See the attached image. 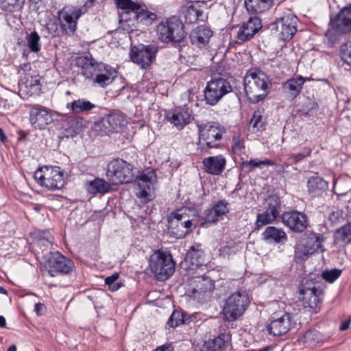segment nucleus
<instances>
[{
  "label": "nucleus",
  "instance_id": "5fc2aeb1",
  "mask_svg": "<svg viewBox=\"0 0 351 351\" xmlns=\"http://www.w3.org/2000/svg\"><path fill=\"white\" fill-rule=\"evenodd\" d=\"M312 151L313 149L311 147L305 146L301 149L299 153L291 154L289 158L293 160L294 164H297L305 158L310 156Z\"/></svg>",
  "mask_w": 351,
  "mask_h": 351
},
{
  "label": "nucleus",
  "instance_id": "09e8293b",
  "mask_svg": "<svg viewBox=\"0 0 351 351\" xmlns=\"http://www.w3.org/2000/svg\"><path fill=\"white\" fill-rule=\"evenodd\" d=\"M25 2V0H4L1 3V8L9 12L19 11L23 8Z\"/></svg>",
  "mask_w": 351,
  "mask_h": 351
},
{
  "label": "nucleus",
  "instance_id": "c756f323",
  "mask_svg": "<svg viewBox=\"0 0 351 351\" xmlns=\"http://www.w3.org/2000/svg\"><path fill=\"white\" fill-rule=\"evenodd\" d=\"M310 80L311 78L309 77H304L302 75H298L287 80L284 83L282 88L286 92H288L293 98H295L300 94L304 84Z\"/></svg>",
  "mask_w": 351,
  "mask_h": 351
},
{
  "label": "nucleus",
  "instance_id": "4468645a",
  "mask_svg": "<svg viewBox=\"0 0 351 351\" xmlns=\"http://www.w3.org/2000/svg\"><path fill=\"white\" fill-rule=\"evenodd\" d=\"M126 123L127 121L122 114L112 111L105 114L104 117L96 122L95 125L107 134L122 132L125 127Z\"/></svg>",
  "mask_w": 351,
  "mask_h": 351
},
{
  "label": "nucleus",
  "instance_id": "58836bf2",
  "mask_svg": "<svg viewBox=\"0 0 351 351\" xmlns=\"http://www.w3.org/2000/svg\"><path fill=\"white\" fill-rule=\"evenodd\" d=\"M334 239L337 243L342 242L345 245L351 243V221L338 228L334 233Z\"/></svg>",
  "mask_w": 351,
  "mask_h": 351
},
{
  "label": "nucleus",
  "instance_id": "e2e57ef3",
  "mask_svg": "<svg viewBox=\"0 0 351 351\" xmlns=\"http://www.w3.org/2000/svg\"><path fill=\"white\" fill-rule=\"evenodd\" d=\"M233 144L232 145V149L234 154L237 155H240L243 152V149H244V145L241 141L238 138H233Z\"/></svg>",
  "mask_w": 351,
  "mask_h": 351
},
{
  "label": "nucleus",
  "instance_id": "0eeeda50",
  "mask_svg": "<svg viewBox=\"0 0 351 351\" xmlns=\"http://www.w3.org/2000/svg\"><path fill=\"white\" fill-rule=\"evenodd\" d=\"M250 298L245 290H239L232 293L225 301L223 308V317L228 322H234L246 311Z\"/></svg>",
  "mask_w": 351,
  "mask_h": 351
},
{
  "label": "nucleus",
  "instance_id": "680f3d73",
  "mask_svg": "<svg viewBox=\"0 0 351 351\" xmlns=\"http://www.w3.org/2000/svg\"><path fill=\"white\" fill-rule=\"evenodd\" d=\"M67 125L71 129H74L76 134H78L83 126V119L80 117L71 119L67 122Z\"/></svg>",
  "mask_w": 351,
  "mask_h": 351
},
{
  "label": "nucleus",
  "instance_id": "4d7b16f0",
  "mask_svg": "<svg viewBox=\"0 0 351 351\" xmlns=\"http://www.w3.org/2000/svg\"><path fill=\"white\" fill-rule=\"evenodd\" d=\"M275 219H271V217L269 213L265 211L263 213H259L256 216V226L257 228H260L263 226L272 223Z\"/></svg>",
  "mask_w": 351,
  "mask_h": 351
},
{
  "label": "nucleus",
  "instance_id": "8fccbe9b",
  "mask_svg": "<svg viewBox=\"0 0 351 351\" xmlns=\"http://www.w3.org/2000/svg\"><path fill=\"white\" fill-rule=\"evenodd\" d=\"M346 213L343 210L337 209L331 212L328 216V221L332 226L342 224L346 220Z\"/></svg>",
  "mask_w": 351,
  "mask_h": 351
},
{
  "label": "nucleus",
  "instance_id": "6e6552de",
  "mask_svg": "<svg viewBox=\"0 0 351 351\" xmlns=\"http://www.w3.org/2000/svg\"><path fill=\"white\" fill-rule=\"evenodd\" d=\"M230 82L221 77H213L206 83L204 90V97L206 104L216 106L227 94L232 92Z\"/></svg>",
  "mask_w": 351,
  "mask_h": 351
},
{
  "label": "nucleus",
  "instance_id": "4be33fe9",
  "mask_svg": "<svg viewBox=\"0 0 351 351\" xmlns=\"http://www.w3.org/2000/svg\"><path fill=\"white\" fill-rule=\"evenodd\" d=\"M165 116L178 130H182L191 122V110L186 105L178 106L167 112Z\"/></svg>",
  "mask_w": 351,
  "mask_h": 351
},
{
  "label": "nucleus",
  "instance_id": "bf43d9fd",
  "mask_svg": "<svg viewBox=\"0 0 351 351\" xmlns=\"http://www.w3.org/2000/svg\"><path fill=\"white\" fill-rule=\"evenodd\" d=\"M188 208H182L177 209L172 212L168 217V220L172 219L174 221H182L186 216H189V213H187Z\"/></svg>",
  "mask_w": 351,
  "mask_h": 351
},
{
  "label": "nucleus",
  "instance_id": "6ab92c4d",
  "mask_svg": "<svg viewBox=\"0 0 351 351\" xmlns=\"http://www.w3.org/2000/svg\"><path fill=\"white\" fill-rule=\"evenodd\" d=\"M298 19L291 14H287L277 19L276 29L280 31V38L284 41H289L297 32Z\"/></svg>",
  "mask_w": 351,
  "mask_h": 351
},
{
  "label": "nucleus",
  "instance_id": "1a4fd4ad",
  "mask_svg": "<svg viewBox=\"0 0 351 351\" xmlns=\"http://www.w3.org/2000/svg\"><path fill=\"white\" fill-rule=\"evenodd\" d=\"M44 267L48 271L50 276L67 275L75 267L74 262L62 255L60 252H51L44 256Z\"/></svg>",
  "mask_w": 351,
  "mask_h": 351
},
{
  "label": "nucleus",
  "instance_id": "cd10ccee",
  "mask_svg": "<svg viewBox=\"0 0 351 351\" xmlns=\"http://www.w3.org/2000/svg\"><path fill=\"white\" fill-rule=\"evenodd\" d=\"M212 36L213 31L209 27L199 25L190 33L189 38L193 45L202 48L208 45Z\"/></svg>",
  "mask_w": 351,
  "mask_h": 351
},
{
  "label": "nucleus",
  "instance_id": "a18cd8bd",
  "mask_svg": "<svg viewBox=\"0 0 351 351\" xmlns=\"http://www.w3.org/2000/svg\"><path fill=\"white\" fill-rule=\"evenodd\" d=\"M61 24V21H60L58 17L50 19L47 21L45 27L51 37L56 38L63 36L62 34Z\"/></svg>",
  "mask_w": 351,
  "mask_h": 351
},
{
  "label": "nucleus",
  "instance_id": "ea45409f",
  "mask_svg": "<svg viewBox=\"0 0 351 351\" xmlns=\"http://www.w3.org/2000/svg\"><path fill=\"white\" fill-rule=\"evenodd\" d=\"M262 165L274 166L276 162L271 160L265 158L264 160H258L256 159H251L250 160H243L241 162L240 166L243 171L250 173L256 168H261Z\"/></svg>",
  "mask_w": 351,
  "mask_h": 351
},
{
  "label": "nucleus",
  "instance_id": "e433bc0d",
  "mask_svg": "<svg viewBox=\"0 0 351 351\" xmlns=\"http://www.w3.org/2000/svg\"><path fill=\"white\" fill-rule=\"evenodd\" d=\"M191 317L182 309H175L169 317L167 324L171 328H176L191 322Z\"/></svg>",
  "mask_w": 351,
  "mask_h": 351
},
{
  "label": "nucleus",
  "instance_id": "37998d69",
  "mask_svg": "<svg viewBox=\"0 0 351 351\" xmlns=\"http://www.w3.org/2000/svg\"><path fill=\"white\" fill-rule=\"evenodd\" d=\"M26 45L29 50L34 53H38L41 49L40 36L36 31L27 33L25 36Z\"/></svg>",
  "mask_w": 351,
  "mask_h": 351
},
{
  "label": "nucleus",
  "instance_id": "603ef678",
  "mask_svg": "<svg viewBox=\"0 0 351 351\" xmlns=\"http://www.w3.org/2000/svg\"><path fill=\"white\" fill-rule=\"evenodd\" d=\"M342 271L339 269H332L330 270L324 271L321 276L322 278L326 282L329 283L334 282L337 279H338L341 275Z\"/></svg>",
  "mask_w": 351,
  "mask_h": 351
},
{
  "label": "nucleus",
  "instance_id": "79ce46f5",
  "mask_svg": "<svg viewBox=\"0 0 351 351\" xmlns=\"http://www.w3.org/2000/svg\"><path fill=\"white\" fill-rule=\"evenodd\" d=\"M263 109L256 110L250 121V125L252 126L255 132H263L266 130L267 121L263 115Z\"/></svg>",
  "mask_w": 351,
  "mask_h": 351
},
{
  "label": "nucleus",
  "instance_id": "69168bd1",
  "mask_svg": "<svg viewBox=\"0 0 351 351\" xmlns=\"http://www.w3.org/2000/svg\"><path fill=\"white\" fill-rule=\"evenodd\" d=\"M317 104L314 102H308L307 104H303L302 108L300 110L301 114L304 116L309 115L310 112L315 109Z\"/></svg>",
  "mask_w": 351,
  "mask_h": 351
},
{
  "label": "nucleus",
  "instance_id": "5701e85b",
  "mask_svg": "<svg viewBox=\"0 0 351 351\" xmlns=\"http://www.w3.org/2000/svg\"><path fill=\"white\" fill-rule=\"evenodd\" d=\"M226 158L221 154L208 156L202 160L203 170L204 172L213 175L219 176L226 169Z\"/></svg>",
  "mask_w": 351,
  "mask_h": 351
},
{
  "label": "nucleus",
  "instance_id": "ddd939ff",
  "mask_svg": "<svg viewBox=\"0 0 351 351\" xmlns=\"http://www.w3.org/2000/svg\"><path fill=\"white\" fill-rule=\"evenodd\" d=\"M82 12L76 8H64L58 12V17L61 21L62 34L72 36L77 29V21Z\"/></svg>",
  "mask_w": 351,
  "mask_h": 351
},
{
  "label": "nucleus",
  "instance_id": "a878e982",
  "mask_svg": "<svg viewBox=\"0 0 351 351\" xmlns=\"http://www.w3.org/2000/svg\"><path fill=\"white\" fill-rule=\"evenodd\" d=\"M168 223L171 235L177 239L184 238L195 228H193V222L189 219L184 221H174L172 219H170L168 220Z\"/></svg>",
  "mask_w": 351,
  "mask_h": 351
},
{
  "label": "nucleus",
  "instance_id": "13d9d810",
  "mask_svg": "<svg viewBox=\"0 0 351 351\" xmlns=\"http://www.w3.org/2000/svg\"><path fill=\"white\" fill-rule=\"evenodd\" d=\"M35 237L38 239L39 242H42L44 245H49L51 243L49 240L51 233L49 230H38L34 232Z\"/></svg>",
  "mask_w": 351,
  "mask_h": 351
},
{
  "label": "nucleus",
  "instance_id": "423d86ee",
  "mask_svg": "<svg viewBox=\"0 0 351 351\" xmlns=\"http://www.w3.org/2000/svg\"><path fill=\"white\" fill-rule=\"evenodd\" d=\"M37 184L49 191L62 189L65 183L64 171L60 167H39L34 173Z\"/></svg>",
  "mask_w": 351,
  "mask_h": 351
},
{
  "label": "nucleus",
  "instance_id": "2f4dec72",
  "mask_svg": "<svg viewBox=\"0 0 351 351\" xmlns=\"http://www.w3.org/2000/svg\"><path fill=\"white\" fill-rule=\"evenodd\" d=\"M262 239L268 243H280L287 240L285 232L275 226H268L262 233Z\"/></svg>",
  "mask_w": 351,
  "mask_h": 351
},
{
  "label": "nucleus",
  "instance_id": "473e14b6",
  "mask_svg": "<svg viewBox=\"0 0 351 351\" xmlns=\"http://www.w3.org/2000/svg\"><path fill=\"white\" fill-rule=\"evenodd\" d=\"M244 4L248 12L258 14L269 10L273 4V0H245Z\"/></svg>",
  "mask_w": 351,
  "mask_h": 351
},
{
  "label": "nucleus",
  "instance_id": "b1692460",
  "mask_svg": "<svg viewBox=\"0 0 351 351\" xmlns=\"http://www.w3.org/2000/svg\"><path fill=\"white\" fill-rule=\"evenodd\" d=\"M261 28L262 23L261 19L257 16L250 17L240 27L237 34V38L241 42L250 40Z\"/></svg>",
  "mask_w": 351,
  "mask_h": 351
},
{
  "label": "nucleus",
  "instance_id": "7c9ffc66",
  "mask_svg": "<svg viewBox=\"0 0 351 351\" xmlns=\"http://www.w3.org/2000/svg\"><path fill=\"white\" fill-rule=\"evenodd\" d=\"M324 336L320 332L315 329L306 330L298 339V341L306 348H313L319 343L324 341Z\"/></svg>",
  "mask_w": 351,
  "mask_h": 351
},
{
  "label": "nucleus",
  "instance_id": "f704fd0d",
  "mask_svg": "<svg viewBox=\"0 0 351 351\" xmlns=\"http://www.w3.org/2000/svg\"><path fill=\"white\" fill-rule=\"evenodd\" d=\"M98 64L99 62L87 56H80L76 60V65L82 69V75L87 79L92 75V73Z\"/></svg>",
  "mask_w": 351,
  "mask_h": 351
},
{
  "label": "nucleus",
  "instance_id": "4c0bfd02",
  "mask_svg": "<svg viewBox=\"0 0 351 351\" xmlns=\"http://www.w3.org/2000/svg\"><path fill=\"white\" fill-rule=\"evenodd\" d=\"M66 107L70 108L73 113L80 114L96 108L97 106L86 99L80 98L73 101L71 104H68Z\"/></svg>",
  "mask_w": 351,
  "mask_h": 351
},
{
  "label": "nucleus",
  "instance_id": "f257e3e1",
  "mask_svg": "<svg viewBox=\"0 0 351 351\" xmlns=\"http://www.w3.org/2000/svg\"><path fill=\"white\" fill-rule=\"evenodd\" d=\"M156 32L159 39L163 43H169L179 49L180 56H183L185 49H189L187 45V33L184 29L183 22L177 16H171L165 21H162L157 25Z\"/></svg>",
  "mask_w": 351,
  "mask_h": 351
},
{
  "label": "nucleus",
  "instance_id": "c85d7f7f",
  "mask_svg": "<svg viewBox=\"0 0 351 351\" xmlns=\"http://www.w3.org/2000/svg\"><path fill=\"white\" fill-rule=\"evenodd\" d=\"M184 263L186 268L193 269V267H198L204 263V252L200 244H195L190 247L184 258Z\"/></svg>",
  "mask_w": 351,
  "mask_h": 351
},
{
  "label": "nucleus",
  "instance_id": "052dcab7",
  "mask_svg": "<svg viewBox=\"0 0 351 351\" xmlns=\"http://www.w3.org/2000/svg\"><path fill=\"white\" fill-rule=\"evenodd\" d=\"M188 212L191 213L192 218L189 220L193 222V228L202 227L201 223L203 221V216H201L199 212L193 208H188Z\"/></svg>",
  "mask_w": 351,
  "mask_h": 351
},
{
  "label": "nucleus",
  "instance_id": "f8f14e48",
  "mask_svg": "<svg viewBox=\"0 0 351 351\" xmlns=\"http://www.w3.org/2000/svg\"><path fill=\"white\" fill-rule=\"evenodd\" d=\"M193 285L189 288L186 294L189 297L197 300L199 302H206L215 289V282L209 277L197 276L193 281Z\"/></svg>",
  "mask_w": 351,
  "mask_h": 351
},
{
  "label": "nucleus",
  "instance_id": "338daca9",
  "mask_svg": "<svg viewBox=\"0 0 351 351\" xmlns=\"http://www.w3.org/2000/svg\"><path fill=\"white\" fill-rule=\"evenodd\" d=\"M141 7L139 3L134 2L133 1L130 0L128 4L127 5L126 10L132 11L136 14V12H138L141 10Z\"/></svg>",
  "mask_w": 351,
  "mask_h": 351
},
{
  "label": "nucleus",
  "instance_id": "7ed1b4c3",
  "mask_svg": "<svg viewBox=\"0 0 351 351\" xmlns=\"http://www.w3.org/2000/svg\"><path fill=\"white\" fill-rule=\"evenodd\" d=\"M199 141L197 149L202 154H210V149L219 148L217 141L221 140L223 128L215 121L197 125Z\"/></svg>",
  "mask_w": 351,
  "mask_h": 351
},
{
  "label": "nucleus",
  "instance_id": "6e6d98bb",
  "mask_svg": "<svg viewBox=\"0 0 351 351\" xmlns=\"http://www.w3.org/2000/svg\"><path fill=\"white\" fill-rule=\"evenodd\" d=\"M228 202L225 199L218 201L212 208L215 211L217 215L221 217L225 215L229 212L228 208Z\"/></svg>",
  "mask_w": 351,
  "mask_h": 351
},
{
  "label": "nucleus",
  "instance_id": "a211bd4d",
  "mask_svg": "<svg viewBox=\"0 0 351 351\" xmlns=\"http://www.w3.org/2000/svg\"><path fill=\"white\" fill-rule=\"evenodd\" d=\"M115 77H117L115 69L103 62H99L92 73V75L88 79L97 84L99 86L105 88L110 84Z\"/></svg>",
  "mask_w": 351,
  "mask_h": 351
},
{
  "label": "nucleus",
  "instance_id": "393cba45",
  "mask_svg": "<svg viewBox=\"0 0 351 351\" xmlns=\"http://www.w3.org/2000/svg\"><path fill=\"white\" fill-rule=\"evenodd\" d=\"M53 121L48 110L43 107H34L30 110V121L34 128L43 129Z\"/></svg>",
  "mask_w": 351,
  "mask_h": 351
},
{
  "label": "nucleus",
  "instance_id": "aec40b11",
  "mask_svg": "<svg viewBox=\"0 0 351 351\" xmlns=\"http://www.w3.org/2000/svg\"><path fill=\"white\" fill-rule=\"evenodd\" d=\"M325 237L322 234L316 233L313 231H307L303 235V254L308 256L319 251L324 252L323 243Z\"/></svg>",
  "mask_w": 351,
  "mask_h": 351
},
{
  "label": "nucleus",
  "instance_id": "bb28decb",
  "mask_svg": "<svg viewBox=\"0 0 351 351\" xmlns=\"http://www.w3.org/2000/svg\"><path fill=\"white\" fill-rule=\"evenodd\" d=\"M307 191L309 195L313 197H318L323 195L328 190V182L318 176L316 173L314 176L309 177L306 182Z\"/></svg>",
  "mask_w": 351,
  "mask_h": 351
},
{
  "label": "nucleus",
  "instance_id": "c9c22d12",
  "mask_svg": "<svg viewBox=\"0 0 351 351\" xmlns=\"http://www.w3.org/2000/svg\"><path fill=\"white\" fill-rule=\"evenodd\" d=\"M230 337L226 333H221L215 338L205 343L208 351H220L226 349L229 343Z\"/></svg>",
  "mask_w": 351,
  "mask_h": 351
},
{
  "label": "nucleus",
  "instance_id": "864d4df0",
  "mask_svg": "<svg viewBox=\"0 0 351 351\" xmlns=\"http://www.w3.org/2000/svg\"><path fill=\"white\" fill-rule=\"evenodd\" d=\"M219 217H220L212 208L207 209L204 212V216H203V221L201 226L204 227L206 223H215L219 220Z\"/></svg>",
  "mask_w": 351,
  "mask_h": 351
},
{
  "label": "nucleus",
  "instance_id": "a19ab883",
  "mask_svg": "<svg viewBox=\"0 0 351 351\" xmlns=\"http://www.w3.org/2000/svg\"><path fill=\"white\" fill-rule=\"evenodd\" d=\"M182 14L186 23L193 24L197 22L199 17L202 16L203 11L199 6L190 5L184 8Z\"/></svg>",
  "mask_w": 351,
  "mask_h": 351
},
{
  "label": "nucleus",
  "instance_id": "3c124183",
  "mask_svg": "<svg viewBox=\"0 0 351 351\" xmlns=\"http://www.w3.org/2000/svg\"><path fill=\"white\" fill-rule=\"evenodd\" d=\"M119 278V273L115 272L105 279V284L110 291H116L123 285L121 282H117Z\"/></svg>",
  "mask_w": 351,
  "mask_h": 351
},
{
  "label": "nucleus",
  "instance_id": "412c9836",
  "mask_svg": "<svg viewBox=\"0 0 351 351\" xmlns=\"http://www.w3.org/2000/svg\"><path fill=\"white\" fill-rule=\"evenodd\" d=\"M331 28L339 33H348L351 32V3L344 7L333 18L330 19Z\"/></svg>",
  "mask_w": 351,
  "mask_h": 351
},
{
  "label": "nucleus",
  "instance_id": "dca6fc26",
  "mask_svg": "<svg viewBox=\"0 0 351 351\" xmlns=\"http://www.w3.org/2000/svg\"><path fill=\"white\" fill-rule=\"evenodd\" d=\"M40 79L38 75H32L31 73H25L19 83V96L25 99L40 95L43 87Z\"/></svg>",
  "mask_w": 351,
  "mask_h": 351
},
{
  "label": "nucleus",
  "instance_id": "72a5a7b5",
  "mask_svg": "<svg viewBox=\"0 0 351 351\" xmlns=\"http://www.w3.org/2000/svg\"><path fill=\"white\" fill-rule=\"evenodd\" d=\"M110 183L102 178H96L86 184L87 191L90 194H105L110 191Z\"/></svg>",
  "mask_w": 351,
  "mask_h": 351
},
{
  "label": "nucleus",
  "instance_id": "9b49d317",
  "mask_svg": "<svg viewBox=\"0 0 351 351\" xmlns=\"http://www.w3.org/2000/svg\"><path fill=\"white\" fill-rule=\"evenodd\" d=\"M269 82L268 76L261 70L250 69L244 78V90L246 96L259 90L268 92Z\"/></svg>",
  "mask_w": 351,
  "mask_h": 351
},
{
  "label": "nucleus",
  "instance_id": "2eb2a0df",
  "mask_svg": "<svg viewBox=\"0 0 351 351\" xmlns=\"http://www.w3.org/2000/svg\"><path fill=\"white\" fill-rule=\"evenodd\" d=\"M282 223L293 232L301 233L308 226V217L303 212L296 210L285 211L280 216Z\"/></svg>",
  "mask_w": 351,
  "mask_h": 351
},
{
  "label": "nucleus",
  "instance_id": "20e7f679",
  "mask_svg": "<svg viewBox=\"0 0 351 351\" xmlns=\"http://www.w3.org/2000/svg\"><path fill=\"white\" fill-rule=\"evenodd\" d=\"M176 262L171 253L162 250H155L150 256L149 268L156 280L165 281L175 272Z\"/></svg>",
  "mask_w": 351,
  "mask_h": 351
},
{
  "label": "nucleus",
  "instance_id": "de8ad7c7",
  "mask_svg": "<svg viewBox=\"0 0 351 351\" xmlns=\"http://www.w3.org/2000/svg\"><path fill=\"white\" fill-rule=\"evenodd\" d=\"M280 208V201L278 197H271L267 204L265 212L269 213L271 219H276L279 215L278 210Z\"/></svg>",
  "mask_w": 351,
  "mask_h": 351
},
{
  "label": "nucleus",
  "instance_id": "774afa93",
  "mask_svg": "<svg viewBox=\"0 0 351 351\" xmlns=\"http://www.w3.org/2000/svg\"><path fill=\"white\" fill-rule=\"evenodd\" d=\"M46 311V306L43 303L38 302L35 304L34 311L37 315H43Z\"/></svg>",
  "mask_w": 351,
  "mask_h": 351
},
{
  "label": "nucleus",
  "instance_id": "0e129e2a",
  "mask_svg": "<svg viewBox=\"0 0 351 351\" xmlns=\"http://www.w3.org/2000/svg\"><path fill=\"white\" fill-rule=\"evenodd\" d=\"M267 93L268 92H265L263 94H258V95H254V93L253 94H250V95H248V96H246L247 98V100L252 103V104H258V102L261 101H263L265 97H267Z\"/></svg>",
  "mask_w": 351,
  "mask_h": 351
},
{
  "label": "nucleus",
  "instance_id": "c03bdc74",
  "mask_svg": "<svg viewBox=\"0 0 351 351\" xmlns=\"http://www.w3.org/2000/svg\"><path fill=\"white\" fill-rule=\"evenodd\" d=\"M134 19L138 22L146 25H152L158 19V15L145 9H141L134 15Z\"/></svg>",
  "mask_w": 351,
  "mask_h": 351
},
{
  "label": "nucleus",
  "instance_id": "49530a36",
  "mask_svg": "<svg viewBox=\"0 0 351 351\" xmlns=\"http://www.w3.org/2000/svg\"><path fill=\"white\" fill-rule=\"evenodd\" d=\"M340 56L343 62L344 69L351 71V43H347L341 46Z\"/></svg>",
  "mask_w": 351,
  "mask_h": 351
},
{
  "label": "nucleus",
  "instance_id": "9d476101",
  "mask_svg": "<svg viewBox=\"0 0 351 351\" xmlns=\"http://www.w3.org/2000/svg\"><path fill=\"white\" fill-rule=\"evenodd\" d=\"M158 47L155 45L138 44L130 50L131 60L142 69H147L156 60Z\"/></svg>",
  "mask_w": 351,
  "mask_h": 351
},
{
  "label": "nucleus",
  "instance_id": "f03ea898",
  "mask_svg": "<svg viewBox=\"0 0 351 351\" xmlns=\"http://www.w3.org/2000/svg\"><path fill=\"white\" fill-rule=\"evenodd\" d=\"M318 277L315 275L304 278L299 285V299L305 308L319 310L324 298V291L321 289Z\"/></svg>",
  "mask_w": 351,
  "mask_h": 351
},
{
  "label": "nucleus",
  "instance_id": "f3484780",
  "mask_svg": "<svg viewBox=\"0 0 351 351\" xmlns=\"http://www.w3.org/2000/svg\"><path fill=\"white\" fill-rule=\"evenodd\" d=\"M291 325V315L284 312L274 313L271 317L270 323L267 326L268 332L274 336H281L287 333Z\"/></svg>",
  "mask_w": 351,
  "mask_h": 351
},
{
  "label": "nucleus",
  "instance_id": "39448f33",
  "mask_svg": "<svg viewBox=\"0 0 351 351\" xmlns=\"http://www.w3.org/2000/svg\"><path fill=\"white\" fill-rule=\"evenodd\" d=\"M106 176L112 185L130 183L134 178L133 165L122 158H114L107 165Z\"/></svg>",
  "mask_w": 351,
  "mask_h": 351
}]
</instances>
